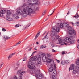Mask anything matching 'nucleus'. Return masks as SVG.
<instances>
[{"label": "nucleus", "mask_w": 79, "mask_h": 79, "mask_svg": "<svg viewBox=\"0 0 79 79\" xmlns=\"http://www.w3.org/2000/svg\"><path fill=\"white\" fill-rule=\"evenodd\" d=\"M69 37L66 38L65 40L63 39H61V38H59V36L58 35H55V40H56L57 39L59 44H61V45H63L64 44L67 45V43L65 42H69L71 44H74V40L73 39L74 38V36L73 34L76 35V31L74 30H69Z\"/></svg>", "instance_id": "1"}, {"label": "nucleus", "mask_w": 79, "mask_h": 79, "mask_svg": "<svg viewBox=\"0 0 79 79\" xmlns=\"http://www.w3.org/2000/svg\"><path fill=\"white\" fill-rule=\"evenodd\" d=\"M35 7L33 5L31 6H27L26 9L24 8L23 11L21 9H18L17 11V13L19 15H22L23 18H26L28 15H30L31 14L34 13V9Z\"/></svg>", "instance_id": "2"}, {"label": "nucleus", "mask_w": 79, "mask_h": 79, "mask_svg": "<svg viewBox=\"0 0 79 79\" xmlns=\"http://www.w3.org/2000/svg\"><path fill=\"white\" fill-rule=\"evenodd\" d=\"M31 61H33V63H35V61L38 60V61H39L38 62V63L39 64H40L41 63V59L39 57L38 58H37V57L36 56L34 57V58L33 57H31Z\"/></svg>", "instance_id": "3"}, {"label": "nucleus", "mask_w": 79, "mask_h": 79, "mask_svg": "<svg viewBox=\"0 0 79 79\" xmlns=\"http://www.w3.org/2000/svg\"><path fill=\"white\" fill-rule=\"evenodd\" d=\"M68 26H69V24L66 23H64L63 24V23H61L60 27V28H63V27H68Z\"/></svg>", "instance_id": "4"}, {"label": "nucleus", "mask_w": 79, "mask_h": 79, "mask_svg": "<svg viewBox=\"0 0 79 79\" xmlns=\"http://www.w3.org/2000/svg\"><path fill=\"white\" fill-rule=\"evenodd\" d=\"M30 72L31 74H35V75L37 74V70L35 69H32L30 70Z\"/></svg>", "instance_id": "5"}, {"label": "nucleus", "mask_w": 79, "mask_h": 79, "mask_svg": "<svg viewBox=\"0 0 79 79\" xmlns=\"http://www.w3.org/2000/svg\"><path fill=\"white\" fill-rule=\"evenodd\" d=\"M5 12H6V10H2L0 11V16H2L3 14H5Z\"/></svg>", "instance_id": "6"}, {"label": "nucleus", "mask_w": 79, "mask_h": 79, "mask_svg": "<svg viewBox=\"0 0 79 79\" xmlns=\"http://www.w3.org/2000/svg\"><path fill=\"white\" fill-rule=\"evenodd\" d=\"M25 73V71H23L21 72V70H19L17 72V74H19L20 76H21L22 75H23V74Z\"/></svg>", "instance_id": "7"}, {"label": "nucleus", "mask_w": 79, "mask_h": 79, "mask_svg": "<svg viewBox=\"0 0 79 79\" xmlns=\"http://www.w3.org/2000/svg\"><path fill=\"white\" fill-rule=\"evenodd\" d=\"M74 68H75V66L74 65V64H72V65L70 66V67L69 68V71H70V70H73V69H74Z\"/></svg>", "instance_id": "8"}, {"label": "nucleus", "mask_w": 79, "mask_h": 79, "mask_svg": "<svg viewBox=\"0 0 79 79\" xmlns=\"http://www.w3.org/2000/svg\"><path fill=\"white\" fill-rule=\"evenodd\" d=\"M42 60L44 62H46L47 61V57L45 56H43L42 57Z\"/></svg>", "instance_id": "9"}, {"label": "nucleus", "mask_w": 79, "mask_h": 79, "mask_svg": "<svg viewBox=\"0 0 79 79\" xmlns=\"http://www.w3.org/2000/svg\"><path fill=\"white\" fill-rule=\"evenodd\" d=\"M37 78L39 79H41L42 78V75L40 74H38L37 75Z\"/></svg>", "instance_id": "10"}, {"label": "nucleus", "mask_w": 79, "mask_h": 79, "mask_svg": "<svg viewBox=\"0 0 79 79\" xmlns=\"http://www.w3.org/2000/svg\"><path fill=\"white\" fill-rule=\"evenodd\" d=\"M52 31L54 33L53 36H55V34L56 32V29H55L54 28H52Z\"/></svg>", "instance_id": "11"}, {"label": "nucleus", "mask_w": 79, "mask_h": 79, "mask_svg": "<svg viewBox=\"0 0 79 79\" xmlns=\"http://www.w3.org/2000/svg\"><path fill=\"white\" fill-rule=\"evenodd\" d=\"M48 70H49V72H52V71H53V67H51L49 68Z\"/></svg>", "instance_id": "12"}, {"label": "nucleus", "mask_w": 79, "mask_h": 79, "mask_svg": "<svg viewBox=\"0 0 79 79\" xmlns=\"http://www.w3.org/2000/svg\"><path fill=\"white\" fill-rule=\"evenodd\" d=\"M11 12L10 10H7V14L8 15V16H10L11 14Z\"/></svg>", "instance_id": "13"}, {"label": "nucleus", "mask_w": 79, "mask_h": 79, "mask_svg": "<svg viewBox=\"0 0 79 79\" xmlns=\"http://www.w3.org/2000/svg\"><path fill=\"white\" fill-rule=\"evenodd\" d=\"M28 68L29 69H34V67L31 66V65H28Z\"/></svg>", "instance_id": "14"}, {"label": "nucleus", "mask_w": 79, "mask_h": 79, "mask_svg": "<svg viewBox=\"0 0 79 79\" xmlns=\"http://www.w3.org/2000/svg\"><path fill=\"white\" fill-rule=\"evenodd\" d=\"M46 61L47 62V63H50L51 61H52V60L49 58H48V60H47V61Z\"/></svg>", "instance_id": "15"}, {"label": "nucleus", "mask_w": 79, "mask_h": 79, "mask_svg": "<svg viewBox=\"0 0 79 79\" xmlns=\"http://www.w3.org/2000/svg\"><path fill=\"white\" fill-rule=\"evenodd\" d=\"M52 74H56V71L55 70H53L52 73Z\"/></svg>", "instance_id": "16"}, {"label": "nucleus", "mask_w": 79, "mask_h": 79, "mask_svg": "<svg viewBox=\"0 0 79 79\" xmlns=\"http://www.w3.org/2000/svg\"><path fill=\"white\" fill-rule=\"evenodd\" d=\"M46 46L45 45H43L41 46L40 47V49H43V48H44L46 47Z\"/></svg>", "instance_id": "17"}, {"label": "nucleus", "mask_w": 79, "mask_h": 79, "mask_svg": "<svg viewBox=\"0 0 79 79\" xmlns=\"http://www.w3.org/2000/svg\"><path fill=\"white\" fill-rule=\"evenodd\" d=\"M40 32H38L37 34L35 36V39H37V37H38V36H39V35H40Z\"/></svg>", "instance_id": "18"}, {"label": "nucleus", "mask_w": 79, "mask_h": 79, "mask_svg": "<svg viewBox=\"0 0 79 79\" xmlns=\"http://www.w3.org/2000/svg\"><path fill=\"white\" fill-rule=\"evenodd\" d=\"M4 38H5V39L6 40H8V39H10V37L6 36H4Z\"/></svg>", "instance_id": "19"}, {"label": "nucleus", "mask_w": 79, "mask_h": 79, "mask_svg": "<svg viewBox=\"0 0 79 79\" xmlns=\"http://www.w3.org/2000/svg\"><path fill=\"white\" fill-rule=\"evenodd\" d=\"M60 27H57L56 28V32H58L59 31H60Z\"/></svg>", "instance_id": "20"}, {"label": "nucleus", "mask_w": 79, "mask_h": 79, "mask_svg": "<svg viewBox=\"0 0 79 79\" xmlns=\"http://www.w3.org/2000/svg\"><path fill=\"white\" fill-rule=\"evenodd\" d=\"M74 17L75 18H79V15H78V14L76 13L75 15L74 16Z\"/></svg>", "instance_id": "21"}, {"label": "nucleus", "mask_w": 79, "mask_h": 79, "mask_svg": "<svg viewBox=\"0 0 79 79\" xmlns=\"http://www.w3.org/2000/svg\"><path fill=\"white\" fill-rule=\"evenodd\" d=\"M52 78L53 79H57V77H56L55 75H53L52 76Z\"/></svg>", "instance_id": "22"}, {"label": "nucleus", "mask_w": 79, "mask_h": 79, "mask_svg": "<svg viewBox=\"0 0 79 79\" xmlns=\"http://www.w3.org/2000/svg\"><path fill=\"white\" fill-rule=\"evenodd\" d=\"M48 33L47 35H45L44 36V37L43 38V40H44L45 39H46V38L47 37V36H48Z\"/></svg>", "instance_id": "23"}, {"label": "nucleus", "mask_w": 79, "mask_h": 79, "mask_svg": "<svg viewBox=\"0 0 79 79\" xmlns=\"http://www.w3.org/2000/svg\"><path fill=\"white\" fill-rule=\"evenodd\" d=\"M64 62L65 63H67V64H68V63H69V61L68 60H65L64 61Z\"/></svg>", "instance_id": "24"}, {"label": "nucleus", "mask_w": 79, "mask_h": 79, "mask_svg": "<svg viewBox=\"0 0 79 79\" xmlns=\"http://www.w3.org/2000/svg\"><path fill=\"white\" fill-rule=\"evenodd\" d=\"M67 53V52H66L65 51H63L62 52V55H64V54H66Z\"/></svg>", "instance_id": "25"}, {"label": "nucleus", "mask_w": 79, "mask_h": 79, "mask_svg": "<svg viewBox=\"0 0 79 79\" xmlns=\"http://www.w3.org/2000/svg\"><path fill=\"white\" fill-rule=\"evenodd\" d=\"M35 10L36 11H39V7H37L35 8Z\"/></svg>", "instance_id": "26"}, {"label": "nucleus", "mask_w": 79, "mask_h": 79, "mask_svg": "<svg viewBox=\"0 0 79 79\" xmlns=\"http://www.w3.org/2000/svg\"><path fill=\"white\" fill-rule=\"evenodd\" d=\"M28 64L30 65H32V62H30V61H29L28 62Z\"/></svg>", "instance_id": "27"}, {"label": "nucleus", "mask_w": 79, "mask_h": 79, "mask_svg": "<svg viewBox=\"0 0 79 79\" xmlns=\"http://www.w3.org/2000/svg\"><path fill=\"white\" fill-rule=\"evenodd\" d=\"M76 64H77V65H78V66H79V61L77 60V61H76Z\"/></svg>", "instance_id": "28"}, {"label": "nucleus", "mask_w": 79, "mask_h": 79, "mask_svg": "<svg viewBox=\"0 0 79 79\" xmlns=\"http://www.w3.org/2000/svg\"><path fill=\"white\" fill-rule=\"evenodd\" d=\"M75 25H76L77 26H79V22H77L75 24Z\"/></svg>", "instance_id": "29"}, {"label": "nucleus", "mask_w": 79, "mask_h": 79, "mask_svg": "<svg viewBox=\"0 0 79 79\" xmlns=\"http://www.w3.org/2000/svg\"><path fill=\"white\" fill-rule=\"evenodd\" d=\"M73 73H74V74H76V73H77V70H73Z\"/></svg>", "instance_id": "30"}, {"label": "nucleus", "mask_w": 79, "mask_h": 79, "mask_svg": "<svg viewBox=\"0 0 79 79\" xmlns=\"http://www.w3.org/2000/svg\"><path fill=\"white\" fill-rule=\"evenodd\" d=\"M27 60V58L26 57H24L23 59V61H26Z\"/></svg>", "instance_id": "31"}, {"label": "nucleus", "mask_w": 79, "mask_h": 79, "mask_svg": "<svg viewBox=\"0 0 79 79\" xmlns=\"http://www.w3.org/2000/svg\"><path fill=\"white\" fill-rule=\"evenodd\" d=\"M45 13H46V11L44 10L43 12L42 15H45Z\"/></svg>", "instance_id": "32"}, {"label": "nucleus", "mask_w": 79, "mask_h": 79, "mask_svg": "<svg viewBox=\"0 0 79 79\" xmlns=\"http://www.w3.org/2000/svg\"><path fill=\"white\" fill-rule=\"evenodd\" d=\"M12 55H11V54L9 55V56L8 57V59H9V58H12Z\"/></svg>", "instance_id": "33"}, {"label": "nucleus", "mask_w": 79, "mask_h": 79, "mask_svg": "<svg viewBox=\"0 0 79 79\" xmlns=\"http://www.w3.org/2000/svg\"><path fill=\"white\" fill-rule=\"evenodd\" d=\"M65 62H64V61H61V64H65Z\"/></svg>", "instance_id": "34"}, {"label": "nucleus", "mask_w": 79, "mask_h": 79, "mask_svg": "<svg viewBox=\"0 0 79 79\" xmlns=\"http://www.w3.org/2000/svg\"><path fill=\"white\" fill-rule=\"evenodd\" d=\"M8 20L9 21H12V18H8Z\"/></svg>", "instance_id": "35"}, {"label": "nucleus", "mask_w": 79, "mask_h": 79, "mask_svg": "<svg viewBox=\"0 0 79 79\" xmlns=\"http://www.w3.org/2000/svg\"><path fill=\"white\" fill-rule=\"evenodd\" d=\"M29 26H30V25H26L25 27V29H27V28H28V27H29Z\"/></svg>", "instance_id": "36"}, {"label": "nucleus", "mask_w": 79, "mask_h": 79, "mask_svg": "<svg viewBox=\"0 0 79 79\" xmlns=\"http://www.w3.org/2000/svg\"><path fill=\"white\" fill-rule=\"evenodd\" d=\"M47 56H52V54H47Z\"/></svg>", "instance_id": "37"}, {"label": "nucleus", "mask_w": 79, "mask_h": 79, "mask_svg": "<svg viewBox=\"0 0 79 79\" xmlns=\"http://www.w3.org/2000/svg\"><path fill=\"white\" fill-rule=\"evenodd\" d=\"M19 26V24H18L15 25L16 27H18Z\"/></svg>", "instance_id": "38"}, {"label": "nucleus", "mask_w": 79, "mask_h": 79, "mask_svg": "<svg viewBox=\"0 0 79 79\" xmlns=\"http://www.w3.org/2000/svg\"><path fill=\"white\" fill-rule=\"evenodd\" d=\"M33 2H35L36 3H37L38 2V0H32Z\"/></svg>", "instance_id": "39"}, {"label": "nucleus", "mask_w": 79, "mask_h": 79, "mask_svg": "<svg viewBox=\"0 0 79 79\" xmlns=\"http://www.w3.org/2000/svg\"><path fill=\"white\" fill-rule=\"evenodd\" d=\"M27 1L28 2L31 3L32 2V0H27Z\"/></svg>", "instance_id": "40"}, {"label": "nucleus", "mask_w": 79, "mask_h": 79, "mask_svg": "<svg viewBox=\"0 0 79 79\" xmlns=\"http://www.w3.org/2000/svg\"><path fill=\"white\" fill-rule=\"evenodd\" d=\"M54 11H55V9H54L53 10V12L51 14L49 15V16H51V15H52V14H53V13H54Z\"/></svg>", "instance_id": "41"}, {"label": "nucleus", "mask_w": 79, "mask_h": 79, "mask_svg": "<svg viewBox=\"0 0 79 79\" xmlns=\"http://www.w3.org/2000/svg\"><path fill=\"white\" fill-rule=\"evenodd\" d=\"M52 51L53 52H56V51L53 49L52 50Z\"/></svg>", "instance_id": "42"}, {"label": "nucleus", "mask_w": 79, "mask_h": 79, "mask_svg": "<svg viewBox=\"0 0 79 79\" xmlns=\"http://www.w3.org/2000/svg\"><path fill=\"white\" fill-rule=\"evenodd\" d=\"M76 69H79V67L78 66H76Z\"/></svg>", "instance_id": "43"}, {"label": "nucleus", "mask_w": 79, "mask_h": 79, "mask_svg": "<svg viewBox=\"0 0 79 79\" xmlns=\"http://www.w3.org/2000/svg\"><path fill=\"white\" fill-rule=\"evenodd\" d=\"M15 19H19V17H18V16L15 17Z\"/></svg>", "instance_id": "44"}, {"label": "nucleus", "mask_w": 79, "mask_h": 79, "mask_svg": "<svg viewBox=\"0 0 79 79\" xmlns=\"http://www.w3.org/2000/svg\"><path fill=\"white\" fill-rule=\"evenodd\" d=\"M2 31L3 32H5V31H6V29L5 28H3Z\"/></svg>", "instance_id": "45"}, {"label": "nucleus", "mask_w": 79, "mask_h": 79, "mask_svg": "<svg viewBox=\"0 0 79 79\" xmlns=\"http://www.w3.org/2000/svg\"><path fill=\"white\" fill-rule=\"evenodd\" d=\"M56 61L57 62L59 63H60V60H58L57 59H56Z\"/></svg>", "instance_id": "46"}, {"label": "nucleus", "mask_w": 79, "mask_h": 79, "mask_svg": "<svg viewBox=\"0 0 79 79\" xmlns=\"http://www.w3.org/2000/svg\"><path fill=\"white\" fill-rule=\"evenodd\" d=\"M3 63H2V64H1L0 66V68H2V66H3Z\"/></svg>", "instance_id": "47"}, {"label": "nucleus", "mask_w": 79, "mask_h": 79, "mask_svg": "<svg viewBox=\"0 0 79 79\" xmlns=\"http://www.w3.org/2000/svg\"><path fill=\"white\" fill-rule=\"evenodd\" d=\"M32 48H30L28 50H32Z\"/></svg>", "instance_id": "48"}, {"label": "nucleus", "mask_w": 79, "mask_h": 79, "mask_svg": "<svg viewBox=\"0 0 79 79\" xmlns=\"http://www.w3.org/2000/svg\"><path fill=\"white\" fill-rule=\"evenodd\" d=\"M54 68H55V69H56V65H54Z\"/></svg>", "instance_id": "49"}, {"label": "nucleus", "mask_w": 79, "mask_h": 79, "mask_svg": "<svg viewBox=\"0 0 79 79\" xmlns=\"http://www.w3.org/2000/svg\"><path fill=\"white\" fill-rule=\"evenodd\" d=\"M51 46H52V47H55V46L53 44H51Z\"/></svg>", "instance_id": "50"}, {"label": "nucleus", "mask_w": 79, "mask_h": 79, "mask_svg": "<svg viewBox=\"0 0 79 79\" xmlns=\"http://www.w3.org/2000/svg\"><path fill=\"white\" fill-rule=\"evenodd\" d=\"M18 44H21V42H19L18 43H17Z\"/></svg>", "instance_id": "51"}, {"label": "nucleus", "mask_w": 79, "mask_h": 79, "mask_svg": "<svg viewBox=\"0 0 79 79\" xmlns=\"http://www.w3.org/2000/svg\"><path fill=\"white\" fill-rule=\"evenodd\" d=\"M15 53H13L11 55H12V56H13V55H15Z\"/></svg>", "instance_id": "52"}, {"label": "nucleus", "mask_w": 79, "mask_h": 79, "mask_svg": "<svg viewBox=\"0 0 79 79\" xmlns=\"http://www.w3.org/2000/svg\"><path fill=\"white\" fill-rule=\"evenodd\" d=\"M18 43H16L15 44V46H17V45H18Z\"/></svg>", "instance_id": "53"}, {"label": "nucleus", "mask_w": 79, "mask_h": 79, "mask_svg": "<svg viewBox=\"0 0 79 79\" xmlns=\"http://www.w3.org/2000/svg\"><path fill=\"white\" fill-rule=\"evenodd\" d=\"M36 44L37 45H39V42H36Z\"/></svg>", "instance_id": "54"}, {"label": "nucleus", "mask_w": 79, "mask_h": 79, "mask_svg": "<svg viewBox=\"0 0 79 79\" xmlns=\"http://www.w3.org/2000/svg\"><path fill=\"white\" fill-rule=\"evenodd\" d=\"M71 23L73 24V25H74V23H73V22H71Z\"/></svg>", "instance_id": "55"}, {"label": "nucleus", "mask_w": 79, "mask_h": 79, "mask_svg": "<svg viewBox=\"0 0 79 79\" xmlns=\"http://www.w3.org/2000/svg\"><path fill=\"white\" fill-rule=\"evenodd\" d=\"M69 10L68 13H67V15H68V14H69Z\"/></svg>", "instance_id": "56"}, {"label": "nucleus", "mask_w": 79, "mask_h": 79, "mask_svg": "<svg viewBox=\"0 0 79 79\" xmlns=\"http://www.w3.org/2000/svg\"><path fill=\"white\" fill-rule=\"evenodd\" d=\"M34 50H37V48H34Z\"/></svg>", "instance_id": "57"}, {"label": "nucleus", "mask_w": 79, "mask_h": 79, "mask_svg": "<svg viewBox=\"0 0 79 79\" xmlns=\"http://www.w3.org/2000/svg\"><path fill=\"white\" fill-rule=\"evenodd\" d=\"M77 42V43H79V39L78 40Z\"/></svg>", "instance_id": "58"}, {"label": "nucleus", "mask_w": 79, "mask_h": 79, "mask_svg": "<svg viewBox=\"0 0 79 79\" xmlns=\"http://www.w3.org/2000/svg\"><path fill=\"white\" fill-rule=\"evenodd\" d=\"M34 53H35L34 52H33L32 53V55H34Z\"/></svg>", "instance_id": "59"}, {"label": "nucleus", "mask_w": 79, "mask_h": 79, "mask_svg": "<svg viewBox=\"0 0 79 79\" xmlns=\"http://www.w3.org/2000/svg\"><path fill=\"white\" fill-rule=\"evenodd\" d=\"M34 53H37V51H34Z\"/></svg>", "instance_id": "60"}, {"label": "nucleus", "mask_w": 79, "mask_h": 79, "mask_svg": "<svg viewBox=\"0 0 79 79\" xmlns=\"http://www.w3.org/2000/svg\"><path fill=\"white\" fill-rule=\"evenodd\" d=\"M77 61H79V58L77 59Z\"/></svg>", "instance_id": "61"}, {"label": "nucleus", "mask_w": 79, "mask_h": 79, "mask_svg": "<svg viewBox=\"0 0 79 79\" xmlns=\"http://www.w3.org/2000/svg\"><path fill=\"white\" fill-rule=\"evenodd\" d=\"M48 19V18H47L46 19V21H47V20Z\"/></svg>", "instance_id": "62"}, {"label": "nucleus", "mask_w": 79, "mask_h": 79, "mask_svg": "<svg viewBox=\"0 0 79 79\" xmlns=\"http://www.w3.org/2000/svg\"><path fill=\"white\" fill-rule=\"evenodd\" d=\"M1 36V33L0 32V37Z\"/></svg>", "instance_id": "63"}, {"label": "nucleus", "mask_w": 79, "mask_h": 79, "mask_svg": "<svg viewBox=\"0 0 79 79\" xmlns=\"http://www.w3.org/2000/svg\"><path fill=\"white\" fill-rule=\"evenodd\" d=\"M38 71H39L40 70H37Z\"/></svg>", "instance_id": "64"}]
</instances>
